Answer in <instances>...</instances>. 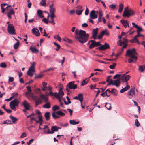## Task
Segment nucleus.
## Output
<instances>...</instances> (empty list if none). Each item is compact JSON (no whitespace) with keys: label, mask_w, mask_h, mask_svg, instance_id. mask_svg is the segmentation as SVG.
<instances>
[{"label":"nucleus","mask_w":145,"mask_h":145,"mask_svg":"<svg viewBox=\"0 0 145 145\" xmlns=\"http://www.w3.org/2000/svg\"><path fill=\"white\" fill-rule=\"evenodd\" d=\"M49 11L50 15H55V13L56 11V9L54 7L50 8Z\"/></svg>","instance_id":"obj_25"},{"label":"nucleus","mask_w":145,"mask_h":145,"mask_svg":"<svg viewBox=\"0 0 145 145\" xmlns=\"http://www.w3.org/2000/svg\"><path fill=\"white\" fill-rule=\"evenodd\" d=\"M14 10L13 8L11 9L10 10V12L7 13V15L9 19L11 18V16L12 15L14 14Z\"/></svg>","instance_id":"obj_18"},{"label":"nucleus","mask_w":145,"mask_h":145,"mask_svg":"<svg viewBox=\"0 0 145 145\" xmlns=\"http://www.w3.org/2000/svg\"><path fill=\"white\" fill-rule=\"evenodd\" d=\"M11 123H11V121L10 120H7L3 122V124H11Z\"/></svg>","instance_id":"obj_43"},{"label":"nucleus","mask_w":145,"mask_h":145,"mask_svg":"<svg viewBox=\"0 0 145 145\" xmlns=\"http://www.w3.org/2000/svg\"><path fill=\"white\" fill-rule=\"evenodd\" d=\"M43 19L42 20V21L43 22H44L46 24H48V22H49V21L48 20V19H46V18H42Z\"/></svg>","instance_id":"obj_51"},{"label":"nucleus","mask_w":145,"mask_h":145,"mask_svg":"<svg viewBox=\"0 0 145 145\" xmlns=\"http://www.w3.org/2000/svg\"><path fill=\"white\" fill-rule=\"evenodd\" d=\"M40 97L41 98L43 99L45 102H47L48 100V97L46 96L44 94L40 95Z\"/></svg>","instance_id":"obj_32"},{"label":"nucleus","mask_w":145,"mask_h":145,"mask_svg":"<svg viewBox=\"0 0 145 145\" xmlns=\"http://www.w3.org/2000/svg\"><path fill=\"white\" fill-rule=\"evenodd\" d=\"M123 16L127 17L129 18L130 16L133 15L135 14L133 10L131 9H128V7H125L124 9Z\"/></svg>","instance_id":"obj_3"},{"label":"nucleus","mask_w":145,"mask_h":145,"mask_svg":"<svg viewBox=\"0 0 145 145\" xmlns=\"http://www.w3.org/2000/svg\"><path fill=\"white\" fill-rule=\"evenodd\" d=\"M138 69L139 71H140L141 72H143L144 71V66L140 65Z\"/></svg>","instance_id":"obj_41"},{"label":"nucleus","mask_w":145,"mask_h":145,"mask_svg":"<svg viewBox=\"0 0 145 145\" xmlns=\"http://www.w3.org/2000/svg\"><path fill=\"white\" fill-rule=\"evenodd\" d=\"M19 103L18 100L17 99H15L10 103L9 106L14 111H16V109L15 107L18 106Z\"/></svg>","instance_id":"obj_4"},{"label":"nucleus","mask_w":145,"mask_h":145,"mask_svg":"<svg viewBox=\"0 0 145 145\" xmlns=\"http://www.w3.org/2000/svg\"><path fill=\"white\" fill-rule=\"evenodd\" d=\"M117 44L118 46H122V44H124V43L123 42H122L121 40H120L118 42Z\"/></svg>","instance_id":"obj_49"},{"label":"nucleus","mask_w":145,"mask_h":145,"mask_svg":"<svg viewBox=\"0 0 145 145\" xmlns=\"http://www.w3.org/2000/svg\"><path fill=\"white\" fill-rule=\"evenodd\" d=\"M42 103V101L40 99H38L35 101V106L36 107L39 104Z\"/></svg>","instance_id":"obj_34"},{"label":"nucleus","mask_w":145,"mask_h":145,"mask_svg":"<svg viewBox=\"0 0 145 145\" xmlns=\"http://www.w3.org/2000/svg\"><path fill=\"white\" fill-rule=\"evenodd\" d=\"M8 31L9 33L11 35H15V29L12 24H9L7 27Z\"/></svg>","instance_id":"obj_6"},{"label":"nucleus","mask_w":145,"mask_h":145,"mask_svg":"<svg viewBox=\"0 0 145 145\" xmlns=\"http://www.w3.org/2000/svg\"><path fill=\"white\" fill-rule=\"evenodd\" d=\"M22 105L24 106L25 109L26 110H29L30 106L29 104L28 103L26 100H24L22 103Z\"/></svg>","instance_id":"obj_11"},{"label":"nucleus","mask_w":145,"mask_h":145,"mask_svg":"<svg viewBox=\"0 0 145 145\" xmlns=\"http://www.w3.org/2000/svg\"><path fill=\"white\" fill-rule=\"evenodd\" d=\"M29 49L33 53H37L39 52V50L36 49L35 48L32 47V46H31L29 47Z\"/></svg>","instance_id":"obj_23"},{"label":"nucleus","mask_w":145,"mask_h":145,"mask_svg":"<svg viewBox=\"0 0 145 145\" xmlns=\"http://www.w3.org/2000/svg\"><path fill=\"white\" fill-rule=\"evenodd\" d=\"M138 54L136 52L135 48L128 49L126 52L125 56H128L131 58H129L128 59L129 63H131L132 62L134 63L137 60V57L136 55H137Z\"/></svg>","instance_id":"obj_2"},{"label":"nucleus","mask_w":145,"mask_h":145,"mask_svg":"<svg viewBox=\"0 0 145 145\" xmlns=\"http://www.w3.org/2000/svg\"><path fill=\"white\" fill-rule=\"evenodd\" d=\"M130 86L129 85H127L125 87L120 90V93H123L126 90L129 89L130 88Z\"/></svg>","instance_id":"obj_21"},{"label":"nucleus","mask_w":145,"mask_h":145,"mask_svg":"<svg viewBox=\"0 0 145 145\" xmlns=\"http://www.w3.org/2000/svg\"><path fill=\"white\" fill-rule=\"evenodd\" d=\"M34 140L33 139H31L29 141L27 142V144L28 145H30L31 143L34 141Z\"/></svg>","instance_id":"obj_58"},{"label":"nucleus","mask_w":145,"mask_h":145,"mask_svg":"<svg viewBox=\"0 0 145 145\" xmlns=\"http://www.w3.org/2000/svg\"><path fill=\"white\" fill-rule=\"evenodd\" d=\"M59 97L60 98H62L64 95V93L63 91H59V93H58Z\"/></svg>","instance_id":"obj_45"},{"label":"nucleus","mask_w":145,"mask_h":145,"mask_svg":"<svg viewBox=\"0 0 145 145\" xmlns=\"http://www.w3.org/2000/svg\"><path fill=\"white\" fill-rule=\"evenodd\" d=\"M37 15L40 18H44V16L43 15V12L40 10H38L37 12Z\"/></svg>","instance_id":"obj_20"},{"label":"nucleus","mask_w":145,"mask_h":145,"mask_svg":"<svg viewBox=\"0 0 145 145\" xmlns=\"http://www.w3.org/2000/svg\"><path fill=\"white\" fill-rule=\"evenodd\" d=\"M60 109V107L59 106L56 105L54 106L52 108V110L54 111H55L57 110H59Z\"/></svg>","instance_id":"obj_39"},{"label":"nucleus","mask_w":145,"mask_h":145,"mask_svg":"<svg viewBox=\"0 0 145 145\" xmlns=\"http://www.w3.org/2000/svg\"><path fill=\"white\" fill-rule=\"evenodd\" d=\"M58 93L57 92H56L55 93H54L52 91H50V92H49V95H50L51 96H54L56 97V93Z\"/></svg>","instance_id":"obj_56"},{"label":"nucleus","mask_w":145,"mask_h":145,"mask_svg":"<svg viewBox=\"0 0 145 145\" xmlns=\"http://www.w3.org/2000/svg\"><path fill=\"white\" fill-rule=\"evenodd\" d=\"M90 17L92 19H95L97 17V15L96 14V11L94 10H92L90 14Z\"/></svg>","instance_id":"obj_10"},{"label":"nucleus","mask_w":145,"mask_h":145,"mask_svg":"<svg viewBox=\"0 0 145 145\" xmlns=\"http://www.w3.org/2000/svg\"><path fill=\"white\" fill-rule=\"evenodd\" d=\"M63 40L65 42H67L69 43H72L73 42L72 40H71L67 37H65L63 38Z\"/></svg>","instance_id":"obj_30"},{"label":"nucleus","mask_w":145,"mask_h":145,"mask_svg":"<svg viewBox=\"0 0 145 145\" xmlns=\"http://www.w3.org/2000/svg\"><path fill=\"white\" fill-rule=\"evenodd\" d=\"M130 78V76L129 75H126L125 74H123L122 75L121 79L123 82H127Z\"/></svg>","instance_id":"obj_9"},{"label":"nucleus","mask_w":145,"mask_h":145,"mask_svg":"<svg viewBox=\"0 0 145 145\" xmlns=\"http://www.w3.org/2000/svg\"><path fill=\"white\" fill-rule=\"evenodd\" d=\"M51 131L50 132H48V133H51L53 134L55 131H58L57 127L56 126H52L51 128Z\"/></svg>","instance_id":"obj_19"},{"label":"nucleus","mask_w":145,"mask_h":145,"mask_svg":"<svg viewBox=\"0 0 145 145\" xmlns=\"http://www.w3.org/2000/svg\"><path fill=\"white\" fill-rule=\"evenodd\" d=\"M134 94H132V93L129 92H128V95L129 96V97L130 98H131L133 96V95H134Z\"/></svg>","instance_id":"obj_64"},{"label":"nucleus","mask_w":145,"mask_h":145,"mask_svg":"<svg viewBox=\"0 0 145 145\" xmlns=\"http://www.w3.org/2000/svg\"><path fill=\"white\" fill-rule=\"evenodd\" d=\"M103 31H105V35H106L108 36L109 35V33L107 31V30L106 29H105V30H104Z\"/></svg>","instance_id":"obj_62"},{"label":"nucleus","mask_w":145,"mask_h":145,"mask_svg":"<svg viewBox=\"0 0 145 145\" xmlns=\"http://www.w3.org/2000/svg\"><path fill=\"white\" fill-rule=\"evenodd\" d=\"M122 24L123 25L125 28H126L127 26L128 27H129V25L127 20H122L120 21Z\"/></svg>","instance_id":"obj_15"},{"label":"nucleus","mask_w":145,"mask_h":145,"mask_svg":"<svg viewBox=\"0 0 145 145\" xmlns=\"http://www.w3.org/2000/svg\"><path fill=\"white\" fill-rule=\"evenodd\" d=\"M0 67L1 68H5L7 67V65L5 63L3 62L0 64Z\"/></svg>","instance_id":"obj_44"},{"label":"nucleus","mask_w":145,"mask_h":145,"mask_svg":"<svg viewBox=\"0 0 145 145\" xmlns=\"http://www.w3.org/2000/svg\"><path fill=\"white\" fill-rule=\"evenodd\" d=\"M120 78H118L114 81L113 85L116 86L117 87H118L120 84Z\"/></svg>","instance_id":"obj_14"},{"label":"nucleus","mask_w":145,"mask_h":145,"mask_svg":"<svg viewBox=\"0 0 145 145\" xmlns=\"http://www.w3.org/2000/svg\"><path fill=\"white\" fill-rule=\"evenodd\" d=\"M35 92L37 94L41 93V90L39 88H37L35 90Z\"/></svg>","instance_id":"obj_54"},{"label":"nucleus","mask_w":145,"mask_h":145,"mask_svg":"<svg viewBox=\"0 0 145 145\" xmlns=\"http://www.w3.org/2000/svg\"><path fill=\"white\" fill-rule=\"evenodd\" d=\"M54 38L55 39H57V40L59 42H60L61 41V38L58 35H57L55 36L54 37Z\"/></svg>","instance_id":"obj_52"},{"label":"nucleus","mask_w":145,"mask_h":145,"mask_svg":"<svg viewBox=\"0 0 145 145\" xmlns=\"http://www.w3.org/2000/svg\"><path fill=\"white\" fill-rule=\"evenodd\" d=\"M121 76V74H117L115 75L113 77V78L114 79H115L117 78H120V77Z\"/></svg>","instance_id":"obj_61"},{"label":"nucleus","mask_w":145,"mask_h":145,"mask_svg":"<svg viewBox=\"0 0 145 145\" xmlns=\"http://www.w3.org/2000/svg\"><path fill=\"white\" fill-rule=\"evenodd\" d=\"M135 40H137V43L138 44H140V43L139 42V41L136 38H135V37H134V38L133 39L131 40L130 41V42L131 43H135Z\"/></svg>","instance_id":"obj_33"},{"label":"nucleus","mask_w":145,"mask_h":145,"mask_svg":"<svg viewBox=\"0 0 145 145\" xmlns=\"http://www.w3.org/2000/svg\"><path fill=\"white\" fill-rule=\"evenodd\" d=\"M105 31H102L98 36L97 38L99 39H101L103 36L105 35Z\"/></svg>","instance_id":"obj_31"},{"label":"nucleus","mask_w":145,"mask_h":145,"mask_svg":"<svg viewBox=\"0 0 145 145\" xmlns=\"http://www.w3.org/2000/svg\"><path fill=\"white\" fill-rule=\"evenodd\" d=\"M56 16L55 15H50L51 20L49 21V22L51 24H52L53 25L55 24V23L54 22V18L56 17Z\"/></svg>","instance_id":"obj_16"},{"label":"nucleus","mask_w":145,"mask_h":145,"mask_svg":"<svg viewBox=\"0 0 145 145\" xmlns=\"http://www.w3.org/2000/svg\"><path fill=\"white\" fill-rule=\"evenodd\" d=\"M43 76V75H42L40 74H39V75L35 76V78L37 79V78H41Z\"/></svg>","instance_id":"obj_59"},{"label":"nucleus","mask_w":145,"mask_h":145,"mask_svg":"<svg viewBox=\"0 0 145 145\" xmlns=\"http://www.w3.org/2000/svg\"><path fill=\"white\" fill-rule=\"evenodd\" d=\"M56 114V112H53L52 114V117L54 119H56L60 118L59 116L57 115Z\"/></svg>","instance_id":"obj_37"},{"label":"nucleus","mask_w":145,"mask_h":145,"mask_svg":"<svg viewBox=\"0 0 145 145\" xmlns=\"http://www.w3.org/2000/svg\"><path fill=\"white\" fill-rule=\"evenodd\" d=\"M74 82H69L67 85L66 90L67 92L70 91V89H75L77 87L76 84H74Z\"/></svg>","instance_id":"obj_5"},{"label":"nucleus","mask_w":145,"mask_h":145,"mask_svg":"<svg viewBox=\"0 0 145 145\" xmlns=\"http://www.w3.org/2000/svg\"><path fill=\"white\" fill-rule=\"evenodd\" d=\"M135 126L137 127H139L140 125V124L137 119H136L135 120Z\"/></svg>","instance_id":"obj_40"},{"label":"nucleus","mask_w":145,"mask_h":145,"mask_svg":"<svg viewBox=\"0 0 145 145\" xmlns=\"http://www.w3.org/2000/svg\"><path fill=\"white\" fill-rule=\"evenodd\" d=\"M98 28H96V29H94L92 32V35L94 36L97 35L98 33Z\"/></svg>","instance_id":"obj_29"},{"label":"nucleus","mask_w":145,"mask_h":145,"mask_svg":"<svg viewBox=\"0 0 145 145\" xmlns=\"http://www.w3.org/2000/svg\"><path fill=\"white\" fill-rule=\"evenodd\" d=\"M9 118L12 120V123H16V121L18 120V119L16 118L12 115L10 116Z\"/></svg>","instance_id":"obj_17"},{"label":"nucleus","mask_w":145,"mask_h":145,"mask_svg":"<svg viewBox=\"0 0 145 145\" xmlns=\"http://www.w3.org/2000/svg\"><path fill=\"white\" fill-rule=\"evenodd\" d=\"M91 42V44L90 45L89 48L91 49L95 46H100V42H96L95 40H90Z\"/></svg>","instance_id":"obj_7"},{"label":"nucleus","mask_w":145,"mask_h":145,"mask_svg":"<svg viewBox=\"0 0 145 145\" xmlns=\"http://www.w3.org/2000/svg\"><path fill=\"white\" fill-rule=\"evenodd\" d=\"M26 133L25 132H24L22 134V135H21L20 137L23 138L26 137Z\"/></svg>","instance_id":"obj_60"},{"label":"nucleus","mask_w":145,"mask_h":145,"mask_svg":"<svg viewBox=\"0 0 145 145\" xmlns=\"http://www.w3.org/2000/svg\"><path fill=\"white\" fill-rule=\"evenodd\" d=\"M109 7L112 9H114L116 7V6L114 5V4H112L111 5L109 6Z\"/></svg>","instance_id":"obj_55"},{"label":"nucleus","mask_w":145,"mask_h":145,"mask_svg":"<svg viewBox=\"0 0 145 145\" xmlns=\"http://www.w3.org/2000/svg\"><path fill=\"white\" fill-rule=\"evenodd\" d=\"M55 94H56V95H55L56 97L58 99L59 102L60 103L61 105H63V103L61 102V98L59 97L58 95V93H56Z\"/></svg>","instance_id":"obj_36"},{"label":"nucleus","mask_w":145,"mask_h":145,"mask_svg":"<svg viewBox=\"0 0 145 145\" xmlns=\"http://www.w3.org/2000/svg\"><path fill=\"white\" fill-rule=\"evenodd\" d=\"M56 114H57V115L58 116H59V115H60L61 116H64L65 115V114L64 113L62 112L61 111H59L56 112Z\"/></svg>","instance_id":"obj_35"},{"label":"nucleus","mask_w":145,"mask_h":145,"mask_svg":"<svg viewBox=\"0 0 145 145\" xmlns=\"http://www.w3.org/2000/svg\"><path fill=\"white\" fill-rule=\"evenodd\" d=\"M116 65V63H113L112 65H110L109 66V68L111 69H114Z\"/></svg>","instance_id":"obj_50"},{"label":"nucleus","mask_w":145,"mask_h":145,"mask_svg":"<svg viewBox=\"0 0 145 145\" xmlns=\"http://www.w3.org/2000/svg\"><path fill=\"white\" fill-rule=\"evenodd\" d=\"M100 46L96 48L97 49H99L100 50H104L107 48H110V46L108 44L105 42L104 44L100 45Z\"/></svg>","instance_id":"obj_8"},{"label":"nucleus","mask_w":145,"mask_h":145,"mask_svg":"<svg viewBox=\"0 0 145 145\" xmlns=\"http://www.w3.org/2000/svg\"><path fill=\"white\" fill-rule=\"evenodd\" d=\"M43 107L44 108H49L51 107L50 103L49 102H47L43 105Z\"/></svg>","instance_id":"obj_26"},{"label":"nucleus","mask_w":145,"mask_h":145,"mask_svg":"<svg viewBox=\"0 0 145 145\" xmlns=\"http://www.w3.org/2000/svg\"><path fill=\"white\" fill-rule=\"evenodd\" d=\"M75 36L76 40L81 43H84L86 42L89 38V34L86 33V32L82 30L79 31L76 30L75 31Z\"/></svg>","instance_id":"obj_1"},{"label":"nucleus","mask_w":145,"mask_h":145,"mask_svg":"<svg viewBox=\"0 0 145 145\" xmlns=\"http://www.w3.org/2000/svg\"><path fill=\"white\" fill-rule=\"evenodd\" d=\"M111 93L113 94L114 95L116 96L117 95V91L114 88L112 89L111 90Z\"/></svg>","instance_id":"obj_42"},{"label":"nucleus","mask_w":145,"mask_h":145,"mask_svg":"<svg viewBox=\"0 0 145 145\" xmlns=\"http://www.w3.org/2000/svg\"><path fill=\"white\" fill-rule=\"evenodd\" d=\"M32 33L35 35L36 36L38 37L40 35V33L38 29L36 28H33L32 30Z\"/></svg>","instance_id":"obj_12"},{"label":"nucleus","mask_w":145,"mask_h":145,"mask_svg":"<svg viewBox=\"0 0 145 145\" xmlns=\"http://www.w3.org/2000/svg\"><path fill=\"white\" fill-rule=\"evenodd\" d=\"M19 42H17L14 44V47L15 49H17L19 46Z\"/></svg>","instance_id":"obj_48"},{"label":"nucleus","mask_w":145,"mask_h":145,"mask_svg":"<svg viewBox=\"0 0 145 145\" xmlns=\"http://www.w3.org/2000/svg\"><path fill=\"white\" fill-rule=\"evenodd\" d=\"M78 100L80 102H82L83 100V94L82 93L78 94L77 96Z\"/></svg>","instance_id":"obj_24"},{"label":"nucleus","mask_w":145,"mask_h":145,"mask_svg":"<svg viewBox=\"0 0 145 145\" xmlns=\"http://www.w3.org/2000/svg\"><path fill=\"white\" fill-rule=\"evenodd\" d=\"M38 118L39 119V122H43V120L42 119V115H38Z\"/></svg>","instance_id":"obj_46"},{"label":"nucleus","mask_w":145,"mask_h":145,"mask_svg":"<svg viewBox=\"0 0 145 145\" xmlns=\"http://www.w3.org/2000/svg\"><path fill=\"white\" fill-rule=\"evenodd\" d=\"M35 64V62H33L27 72H34L35 71L34 65Z\"/></svg>","instance_id":"obj_13"},{"label":"nucleus","mask_w":145,"mask_h":145,"mask_svg":"<svg viewBox=\"0 0 145 145\" xmlns=\"http://www.w3.org/2000/svg\"><path fill=\"white\" fill-rule=\"evenodd\" d=\"M105 94L108 97H109L110 96V94H107V93H105V92L102 93L101 94V95L103 97H105Z\"/></svg>","instance_id":"obj_53"},{"label":"nucleus","mask_w":145,"mask_h":145,"mask_svg":"<svg viewBox=\"0 0 145 145\" xmlns=\"http://www.w3.org/2000/svg\"><path fill=\"white\" fill-rule=\"evenodd\" d=\"M105 106L108 110H110L111 108V105L110 103H105Z\"/></svg>","instance_id":"obj_38"},{"label":"nucleus","mask_w":145,"mask_h":145,"mask_svg":"<svg viewBox=\"0 0 145 145\" xmlns=\"http://www.w3.org/2000/svg\"><path fill=\"white\" fill-rule=\"evenodd\" d=\"M123 8V4L121 3L119 5V9L118 12L119 13H121L122 12Z\"/></svg>","instance_id":"obj_27"},{"label":"nucleus","mask_w":145,"mask_h":145,"mask_svg":"<svg viewBox=\"0 0 145 145\" xmlns=\"http://www.w3.org/2000/svg\"><path fill=\"white\" fill-rule=\"evenodd\" d=\"M27 74L29 76L31 77H32L33 75V72H27Z\"/></svg>","instance_id":"obj_63"},{"label":"nucleus","mask_w":145,"mask_h":145,"mask_svg":"<svg viewBox=\"0 0 145 145\" xmlns=\"http://www.w3.org/2000/svg\"><path fill=\"white\" fill-rule=\"evenodd\" d=\"M70 123L71 125H75L78 124L79 123V121L76 122L74 120H70Z\"/></svg>","instance_id":"obj_28"},{"label":"nucleus","mask_w":145,"mask_h":145,"mask_svg":"<svg viewBox=\"0 0 145 145\" xmlns=\"http://www.w3.org/2000/svg\"><path fill=\"white\" fill-rule=\"evenodd\" d=\"M82 11L83 10L77 9L76 10V13L78 15H80L82 13Z\"/></svg>","instance_id":"obj_47"},{"label":"nucleus","mask_w":145,"mask_h":145,"mask_svg":"<svg viewBox=\"0 0 145 145\" xmlns=\"http://www.w3.org/2000/svg\"><path fill=\"white\" fill-rule=\"evenodd\" d=\"M137 29V31L138 33H139L142 31V29L141 27H139L138 25V27L137 28H136Z\"/></svg>","instance_id":"obj_57"},{"label":"nucleus","mask_w":145,"mask_h":145,"mask_svg":"<svg viewBox=\"0 0 145 145\" xmlns=\"http://www.w3.org/2000/svg\"><path fill=\"white\" fill-rule=\"evenodd\" d=\"M50 112H47L45 113L44 114V116L47 121H48L50 119Z\"/></svg>","instance_id":"obj_22"}]
</instances>
